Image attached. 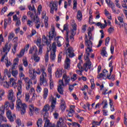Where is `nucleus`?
<instances>
[{
  "label": "nucleus",
  "mask_w": 127,
  "mask_h": 127,
  "mask_svg": "<svg viewBox=\"0 0 127 127\" xmlns=\"http://www.w3.org/2000/svg\"><path fill=\"white\" fill-rule=\"evenodd\" d=\"M22 81H18V88L16 93L17 101H16V109L20 112L21 115H24L26 113V108L27 106L25 104H22L20 98L22 97Z\"/></svg>",
  "instance_id": "1"
},
{
  "label": "nucleus",
  "mask_w": 127,
  "mask_h": 127,
  "mask_svg": "<svg viewBox=\"0 0 127 127\" xmlns=\"http://www.w3.org/2000/svg\"><path fill=\"white\" fill-rule=\"evenodd\" d=\"M66 57L64 61V69L69 70L71 67V60L69 58H73V57L76 56V55L74 53L73 48L69 47L66 50Z\"/></svg>",
  "instance_id": "2"
},
{
  "label": "nucleus",
  "mask_w": 127,
  "mask_h": 127,
  "mask_svg": "<svg viewBox=\"0 0 127 127\" xmlns=\"http://www.w3.org/2000/svg\"><path fill=\"white\" fill-rule=\"evenodd\" d=\"M71 81V78L69 76H67L66 73L63 76V79L59 80V85L58 86V92L61 95L64 94V90L63 89V87L64 86H66V85L69 84V82Z\"/></svg>",
  "instance_id": "3"
},
{
  "label": "nucleus",
  "mask_w": 127,
  "mask_h": 127,
  "mask_svg": "<svg viewBox=\"0 0 127 127\" xmlns=\"http://www.w3.org/2000/svg\"><path fill=\"white\" fill-rule=\"evenodd\" d=\"M57 35L56 32L55 31V28L53 27L51 29V31L49 32V39H47V37L45 35H43L42 38V42L43 45H47V46H49L51 43V40Z\"/></svg>",
  "instance_id": "4"
},
{
  "label": "nucleus",
  "mask_w": 127,
  "mask_h": 127,
  "mask_svg": "<svg viewBox=\"0 0 127 127\" xmlns=\"http://www.w3.org/2000/svg\"><path fill=\"white\" fill-rule=\"evenodd\" d=\"M85 46H87V48L85 49V60H89L90 53H91V52H93V49H92V47H93V43L91 40H88V36L87 34H85Z\"/></svg>",
  "instance_id": "5"
},
{
  "label": "nucleus",
  "mask_w": 127,
  "mask_h": 127,
  "mask_svg": "<svg viewBox=\"0 0 127 127\" xmlns=\"http://www.w3.org/2000/svg\"><path fill=\"white\" fill-rule=\"evenodd\" d=\"M88 56V60H87L85 58V55H84V60L85 61V63L84 64L83 66H82V64H83V62L81 61L77 64V68L80 71H83L84 70L85 72H88V69H91L92 63L90 60V58Z\"/></svg>",
  "instance_id": "6"
},
{
  "label": "nucleus",
  "mask_w": 127,
  "mask_h": 127,
  "mask_svg": "<svg viewBox=\"0 0 127 127\" xmlns=\"http://www.w3.org/2000/svg\"><path fill=\"white\" fill-rule=\"evenodd\" d=\"M46 70V68L45 66H42L41 67L40 71L42 72L41 75L40 76V84L41 86H44V87H46V86H48V83H47V80L46 78H47V73L45 72Z\"/></svg>",
  "instance_id": "7"
},
{
  "label": "nucleus",
  "mask_w": 127,
  "mask_h": 127,
  "mask_svg": "<svg viewBox=\"0 0 127 127\" xmlns=\"http://www.w3.org/2000/svg\"><path fill=\"white\" fill-rule=\"evenodd\" d=\"M10 48H11V45L10 44L8 45V43H6L5 46H4V47H3L2 49V52L5 54L1 57V59L0 61V62H3V61H4V58L7 57V53L9 52Z\"/></svg>",
  "instance_id": "8"
},
{
  "label": "nucleus",
  "mask_w": 127,
  "mask_h": 127,
  "mask_svg": "<svg viewBox=\"0 0 127 127\" xmlns=\"http://www.w3.org/2000/svg\"><path fill=\"white\" fill-rule=\"evenodd\" d=\"M49 118V113L45 112L44 114V121H45L44 127H56L55 124L50 123V120L48 119Z\"/></svg>",
  "instance_id": "9"
},
{
  "label": "nucleus",
  "mask_w": 127,
  "mask_h": 127,
  "mask_svg": "<svg viewBox=\"0 0 127 127\" xmlns=\"http://www.w3.org/2000/svg\"><path fill=\"white\" fill-rule=\"evenodd\" d=\"M54 38L55 42L53 43L52 46H53L54 44L56 46L57 43V46H58V47H61V46L63 45V43H64V38L61 36H55Z\"/></svg>",
  "instance_id": "10"
},
{
  "label": "nucleus",
  "mask_w": 127,
  "mask_h": 127,
  "mask_svg": "<svg viewBox=\"0 0 127 127\" xmlns=\"http://www.w3.org/2000/svg\"><path fill=\"white\" fill-rule=\"evenodd\" d=\"M29 115L30 117H32V116L34 115V113L36 115H38V114H39V109L37 107H34L32 104L29 105Z\"/></svg>",
  "instance_id": "11"
},
{
  "label": "nucleus",
  "mask_w": 127,
  "mask_h": 127,
  "mask_svg": "<svg viewBox=\"0 0 127 127\" xmlns=\"http://www.w3.org/2000/svg\"><path fill=\"white\" fill-rule=\"evenodd\" d=\"M71 27H72V29L70 32V34H71V35L70 36V39L71 41L73 42V41H74V36H75L76 31H77V25L76 23L71 24Z\"/></svg>",
  "instance_id": "12"
},
{
  "label": "nucleus",
  "mask_w": 127,
  "mask_h": 127,
  "mask_svg": "<svg viewBox=\"0 0 127 127\" xmlns=\"http://www.w3.org/2000/svg\"><path fill=\"white\" fill-rule=\"evenodd\" d=\"M52 51L51 52V54L50 55V59L51 61H54L55 60V58H56V50L57 49V47L55 46V44H54L53 46H52L51 48Z\"/></svg>",
  "instance_id": "13"
},
{
  "label": "nucleus",
  "mask_w": 127,
  "mask_h": 127,
  "mask_svg": "<svg viewBox=\"0 0 127 127\" xmlns=\"http://www.w3.org/2000/svg\"><path fill=\"white\" fill-rule=\"evenodd\" d=\"M57 3H58L57 1H55L54 2L53 0L51 1L50 3V7L51 8L50 11V13H52V14L54 13V9L55 11H57V9L58 8L57 7Z\"/></svg>",
  "instance_id": "14"
},
{
  "label": "nucleus",
  "mask_w": 127,
  "mask_h": 127,
  "mask_svg": "<svg viewBox=\"0 0 127 127\" xmlns=\"http://www.w3.org/2000/svg\"><path fill=\"white\" fill-rule=\"evenodd\" d=\"M24 82L25 84V87L27 91H29L30 89L32 88V81L28 77H25L24 78Z\"/></svg>",
  "instance_id": "15"
},
{
  "label": "nucleus",
  "mask_w": 127,
  "mask_h": 127,
  "mask_svg": "<svg viewBox=\"0 0 127 127\" xmlns=\"http://www.w3.org/2000/svg\"><path fill=\"white\" fill-rule=\"evenodd\" d=\"M68 24L66 23L64 25V30H65L66 31V35H65V39L66 40V47H68V46H69V33H70V32L69 31V30H68Z\"/></svg>",
  "instance_id": "16"
},
{
  "label": "nucleus",
  "mask_w": 127,
  "mask_h": 127,
  "mask_svg": "<svg viewBox=\"0 0 127 127\" xmlns=\"http://www.w3.org/2000/svg\"><path fill=\"white\" fill-rule=\"evenodd\" d=\"M7 99L12 103L15 102V96L13 95V90L10 89L8 91Z\"/></svg>",
  "instance_id": "17"
},
{
  "label": "nucleus",
  "mask_w": 127,
  "mask_h": 127,
  "mask_svg": "<svg viewBox=\"0 0 127 127\" xmlns=\"http://www.w3.org/2000/svg\"><path fill=\"white\" fill-rule=\"evenodd\" d=\"M20 81V80H18L17 81V82L16 83V80H15V79H14V78H11L9 79V85L10 86V87H13V88H14V89H17V88H18V81Z\"/></svg>",
  "instance_id": "18"
},
{
  "label": "nucleus",
  "mask_w": 127,
  "mask_h": 127,
  "mask_svg": "<svg viewBox=\"0 0 127 127\" xmlns=\"http://www.w3.org/2000/svg\"><path fill=\"white\" fill-rule=\"evenodd\" d=\"M6 116L7 118L11 123L14 122V120L16 119L15 115L14 114L12 116V115H11V111L10 110L7 111Z\"/></svg>",
  "instance_id": "19"
},
{
  "label": "nucleus",
  "mask_w": 127,
  "mask_h": 127,
  "mask_svg": "<svg viewBox=\"0 0 127 127\" xmlns=\"http://www.w3.org/2000/svg\"><path fill=\"white\" fill-rule=\"evenodd\" d=\"M66 74V72L61 69H57L56 72V78H61V77H63Z\"/></svg>",
  "instance_id": "20"
},
{
  "label": "nucleus",
  "mask_w": 127,
  "mask_h": 127,
  "mask_svg": "<svg viewBox=\"0 0 127 127\" xmlns=\"http://www.w3.org/2000/svg\"><path fill=\"white\" fill-rule=\"evenodd\" d=\"M50 100L51 102V108L52 109V112H53L56 106V98L53 97V96H51Z\"/></svg>",
  "instance_id": "21"
},
{
  "label": "nucleus",
  "mask_w": 127,
  "mask_h": 127,
  "mask_svg": "<svg viewBox=\"0 0 127 127\" xmlns=\"http://www.w3.org/2000/svg\"><path fill=\"white\" fill-rule=\"evenodd\" d=\"M72 109H75V106H71L69 110H66V113H67V115L68 117H73V115L75 113V111Z\"/></svg>",
  "instance_id": "22"
},
{
  "label": "nucleus",
  "mask_w": 127,
  "mask_h": 127,
  "mask_svg": "<svg viewBox=\"0 0 127 127\" xmlns=\"http://www.w3.org/2000/svg\"><path fill=\"white\" fill-rule=\"evenodd\" d=\"M66 103H65V100L62 99L61 100V109L62 111H65L66 110Z\"/></svg>",
  "instance_id": "23"
},
{
  "label": "nucleus",
  "mask_w": 127,
  "mask_h": 127,
  "mask_svg": "<svg viewBox=\"0 0 127 127\" xmlns=\"http://www.w3.org/2000/svg\"><path fill=\"white\" fill-rule=\"evenodd\" d=\"M38 50H37V47H36V46H34L33 47H32L31 49H30L29 53V54H32V53H33V52H34L35 54H36V53H37L38 52Z\"/></svg>",
  "instance_id": "24"
},
{
  "label": "nucleus",
  "mask_w": 127,
  "mask_h": 127,
  "mask_svg": "<svg viewBox=\"0 0 127 127\" xmlns=\"http://www.w3.org/2000/svg\"><path fill=\"white\" fill-rule=\"evenodd\" d=\"M77 19L78 21H81L83 19V15L82 14V12L78 10L77 13Z\"/></svg>",
  "instance_id": "25"
},
{
  "label": "nucleus",
  "mask_w": 127,
  "mask_h": 127,
  "mask_svg": "<svg viewBox=\"0 0 127 127\" xmlns=\"http://www.w3.org/2000/svg\"><path fill=\"white\" fill-rule=\"evenodd\" d=\"M35 26L37 29H39V27H40V26H41V27H43V26H44V24L43 23V22H40V21L38 20L36 23Z\"/></svg>",
  "instance_id": "26"
},
{
  "label": "nucleus",
  "mask_w": 127,
  "mask_h": 127,
  "mask_svg": "<svg viewBox=\"0 0 127 127\" xmlns=\"http://www.w3.org/2000/svg\"><path fill=\"white\" fill-rule=\"evenodd\" d=\"M107 48L106 47H103L102 48V50L101 52V55L103 56V57H107V51H106Z\"/></svg>",
  "instance_id": "27"
},
{
  "label": "nucleus",
  "mask_w": 127,
  "mask_h": 127,
  "mask_svg": "<svg viewBox=\"0 0 127 127\" xmlns=\"http://www.w3.org/2000/svg\"><path fill=\"white\" fill-rule=\"evenodd\" d=\"M48 96V89H47V88H45L44 89V91H43V98L45 100L46 99V98H47Z\"/></svg>",
  "instance_id": "28"
},
{
  "label": "nucleus",
  "mask_w": 127,
  "mask_h": 127,
  "mask_svg": "<svg viewBox=\"0 0 127 127\" xmlns=\"http://www.w3.org/2000/svg\"><path fill=\"white\" fill-rule=\"evenodd\" d=\"M88 31V38L89 40H91L93 36V34H92V28L89 27Z\"/></svg>",
  "instance_id": "29"
},
{
  "label": "nucleus",
  "mask_w": 127,
  "mask_h": 127,
  "mask_svg": "<svg viewBox=\"0 0 127 127\" xmlns=\"http://www.w3.org/2000/svg\"><path fill=\"white\" fill-rule=\"evenodd\" d=\"M43 123V121L42 120V118H39L37 122V126L38 127H42V124Z\"/></svg>",
  "instance_id": "30"
},
{
  "label": "nucleus",
  "mask_w": 127,
  "mask_h": 127,
  "mask_svg": "<svg viewBox=\"0 0 127 127\" xmlns=\"http://www.w3.org/2000/svg\"><path fill=\"white\" fill-rule=\"evenodd\" d=\"M14 33L13 32H11L9 33V35L8 36V42H10V41L12 40V38H14Z\"/></svg>",
  "instance_id": "31"
},
{
  "label": "nucleus",
  "mask_w": 127,
  "mask_h": 127,
  "mask_svg": "<svg viewBox=\"0 0 127 127\" xmlns=\"http://www.w3.org/2000/svg\"><path fill=\"white\" fill-rule=\"evenodd\" d=\"M49 110H50V106L47 104L44 107L43 111V112H45V113H48V111H49Z\"/></svg>",
  "instance_id": "32"
},
{
  "label": "nucleus",
  "mask_w": 127,
  "mask_h": 127,
  "mask_svg": "<svg viewBox=\"0 0 127 127\" xmlns=\"http://www.w3.org/2000/svg\"><path fill=\"white\" fill-rule=\"evenodd\" d=\"M118 20L120 21V24L119 25H121V24H124V15H122L121 16H119L118 17Z\"/></svg>",
  "instance_id": "33"
},
{
  "label": "nucleus",
  "mask_w": 127,
  "mask_h": 127,
  "mask_svg": "<svg viewBox=\"0 0 127 127\" xmlns=\"http://www.w3.org/2000/svg\"><path fill=\"white\" fill-rule=\"evenodd\" d=\"M4 59L5 61V63L6 67H9V66L11 65V63L10 62H8V58L7 57H5Z\"/></svg>",
  "instance_id": "34"
},
{
  "label": "nucleus",
  "mask_w": 127,
  "mask_h": 127,
  "mask_svg": "<svg viewBox=\"0 0 127 127\" xmlns=\"http://www.w3.org/2000/svg\"><path fill=\"white\" fill-rule=\"evenodd\" d=\"M23 64L24 67H27V66H28V62L27 61V58L26 57L23 58Z\"/></svg>",
  "instance_id": "35"
},
{
  "label": "nucleus",
  "mask_w": 127,
  "mask_h": 127,
  "mask_svg": "<svg viewBox=\"0 0 127 127\" xmlns=\"http://www.w3.org/2000/svg\"><path fill=\"white\" fill-rule=\"evenodd\" d=\"M108 70H107L106 69H104L102 71V74L103 75V77L104 78H107V77H108V78H109V74H108Z\"/></svg>",
  "instance_id": "36"
},
{
  "label": "nucleus",
  "mask_w": 127,
  "mask_h": 127,
  "mask_svg": "<svg viewBox=\"0 0 127 127\" xmlns=\"http://www.w3.org/2000/svg\"><path fill=\"white\" fill-rule=\"evenodd\" d=\"M2 122H5V123H6V122H7V120L5 117L2 116V115L0 114V123H2Z\"/></svg>",
  "instance_id": "37"
},
{
  "label": "nucleus",
  "mask_w": 127,
  "mask_h": 127,
  "mask_svg": "<svg viewBox=\"0 0 127 127\" xmlns=\"http://www.w3.org/2000/svg\"><path fill=\"white\" fill-rule=\"evenodd\" d=\"M62 123H63V118H60L59 119V121L57 122V127H61V126H62Z\"/></svg>",
  "instance_id": "38"
},
{
  "label": "nucleus",
  "mask_w": 127,
  "mask_h": 127,
  "mask_svg": "<svg viewBox=\"0 0 127 127\" xmlns=\"http://www.w3.org/2000/svg\"><path fill=\"white\" fill-rule=\"evenodd\" d=\"M33 57H34V60L35 62H36V63L39 62V60H40V58L39 57H38L37 55H36V54H34L33 55Z\"/></svg>",
  "instance_id": "39"
},
{
  "label": "nucleus",
  "mask_w": 127,
  "mask_h": 127,
  "mask_svg": "<svg viewBox=\"0 0 127 127\" xmlns=\"http://www.w3.org/2000/svg\"><path fill=\"white\" fill-rule=\"evenodd\" d=\"M25 52V50L24 49H22L20 52L19 54L17 55V56L19 58H21V57H22V56H23L24 55V53Z\"/></svg>",
  "instance_id": "40"
},
{
  "label": "nucleus",
  "mask_w": 127,
  "mask_h": 127,
  "mask_svg": "<svg viewBox=\"0 0 127 127\" xmlns=\"http://www.w3.org/2000/svg\"><path fill=\"white\" fill-rule=\"evenodd\" d=\"M104 119H101L100 122H96L95 121H93L92 125H94V126H100L102 124V122H103Z\"/></svg>",
  "instance_id": "41"
},
{
  "label": "nucleus",
  "mask_w": 127,
  "mask_h": 127,
  "mask_svg": "<svg viewBox=\"0 0 127 127\" xmlns=\"http://www.w3.org/2000/svg\"><path fill=\"white\" fill-rule=\"evenodd\" d=\"M3 106H4V108H5L6 110H8V109H9V106H10L9 102H8V101H6V102L4 103V105Z\"/></svg>",
  "instance_id": "42"
},
{
  "label": "nucleus",
  "mask_w": 127,
  "mask_h": 127,
  "mask_svg": "<svg viewBox=\"0 0 127 127\" xmlns=\"http://www.w3.org/2000/svg\"><path fill=\"white\" fill-rule=\"evenodd\" d=\"M102 104H103V109H107L108 108V101L107 100H104L102 103Z\"/></svg>",
  "instance_id": "43"
},
{
  "label": "nucleus",
  "mask_w": 127,
  "mask_h": 127,
  "mask_svg": "<svg viewBox=\"0 0 127 127\" xmlns=\"http://www.w3.org/2000/svg\"><path fill=\"white\" fill-rule=\"evenodd\" d=\"M28 7L29 10H31L32 11H34V12H36V10L35 9V7H34V5H33V6H31V5H29Z\"/></svg>",
  "instance_id": "44"
},
{
  "label": "nucleus",
  "mask_w": 127,
  "mask_h": 127,
  "mask_svg": "<svg viewBox=\"0 0 127 127\" xmlns=\"http://www.w3.org/2000/svg\"><path fill=\"white\" fill-rule=\"evenodd\" d=\"M48 72L50 74V77H52V66H49L48 67Z\"/></svg>",
  "instance_id": "45"
},
{
  "label": "nucleus",
  "mask_w": 127,
  "mask_h": 127,
  "mask_svg": "<svg viewBox=\"0 0 127 127\" xmlns=\"http://www.w3.org/2000/svg\"><path fill=\"white\" fill-rule=\"evenodd\" d=\"M11 74L13 77H16L18 74V71L16 70L12 69L11 71Z\"/></svg>",
  "instance_id": "46"
},
{
  "label": "nucleus",
  "mask_w": 127,
  "mask_h": 127,
  "mask_svg": "<svg viewBox=\"0 0 127 127\" xmlns=\"http://www.w3.org/2000/svg\"><path fill=\"white\" fill-rule=\"evenodd\" d=\"M50 89H52L54 87V84L53 83V80H52V77H50Z\"/></svg>",
  "instance_id": "47"
},
{
  "label": "nucleus",
  "mask_w": 127,
  "mask_h": 127,
  "mask_svg": "<svg viewBox=\"0 0 127 127\" xmlns=\"http://www.w3.org/2000/svg\"><path fill=\"white\" fill-rule=\"evenodd\" d=\"M36 44L37 46H38L39 48L41 47H43V46L41 44V39H38L37 41L36 42Z\"/></svg>",
  "instance_id": "48"
},
{
  "label": "nucleus",
  "mask_w": 127,
  "mask_h": 127,
  "mask_svg": "<svg viewBox=\"0 0 127 127\" xmlns=\"http://www.w3.org/2000/svg\"><path fill=\"white\" fill-rule=\"evenodd\" d=\"M45 61L46 63H48L49 61V54L48 53H46L45 55Z\"/></svg>",
  "instance_id": "49"
},
{
  "label": "nucleus",
  "mask_w": 127,
  "mask_h": 127,
  "mask_svg": "<svg viewBox=\"0 0 127 127\" xmlns=\"http://www.w3.org/2000/svg\"><path fill=\"white\" fill-rule=\"evenodd\" d=\"M30 98V95L29 93H26L25 95V99L26 102H28L29 101V99Z\"/></svg>",
  "instance_id": "50"
},
{
  "label": "nucleus",
  "mask_w": 127,
  "mask_h": 127,
  "mask_svg": "<svg viewBox=\"0 0 127 127\" xmlns=\"http://www.w3.org/2000/svg\"><path fill=\"white\" fill-rule=\"evenodd\" d=\"M97 78V79H105V77H104V75L102 72H101V73H98Z\"/></svg>",
  "instance_id": "51"
},
{
  "label": "nucleus",
  "mask_w": 127,
  "mask_h": 127,
  "mask_svg": "<svg viewBox=\"0 0 127 127\" xmlns=\"http://www.w3.org/2000/svg\"><path fill=\"white\" fill-rule=\"evenodd\" d=\"M17 47V43L14 44L13 46V49L12 50V53L13 54H15V53L16 52V48Z\"/></svg>",
  "instance_id": "52"
},
{
  "label": "nucleus",
  "mask_w": 127,
  "mask_h": 127,
  "mask_svg": "<svg viewBox=\"0 0 127 127\" xmlns=\"http://www.w3.org/2000/svg\"><path fill=\"white\" fill-rule=\"evenodd\" d=\"M2 85L3 87H4V88H9V87L10 86L9 82H7V81L4 82L2 83Z\"/></svg>",
  "instance_id": "53"
},
{
  "label": "nucleus",
  "mask_w": 127,
  "mask_h": 127,
  "mask_svg": "<svg viewBox=\"0 0 127 127\" xmlns=\"http://www.w3.org/2000/svg\"><path fill=\"white\" fill-rule=\"evenodd\" d=\"M29 77L31 79V80H36V74H35L34 73L29 75Z\"/></svg>",
  "instance_id": "54"
},
{
  "label": "nucleus",
  "mask_w": 127,
  "mask_h": 127,
  "mask_svg": "<svg viewBox=\"0 0 127 127\" xmlns=\"http://www.w3.org/2000/svg\"><path fill=\"white\" fill-rule=\"evenodd\" d=\"M90 82L91 83V88L92 90H94L95 89V83H94V79H91Z\"/></svg>",
  "instance_id": "55"
},
{
  "label": "nucleus",
  "mask_w": 127,
  "mask_h": 127,
  "mask_svg": "<svg viewBox=\"0 0 127 127\" xmlns=\"http://www.w3.org/2000/svg\"><path fill=\"white\" fill-rule=\"evenodd\" d=\"M36 91L37 93H41V91H42V88H41V87H40V85H38L37 86V89Z\"/></svg>",
  "instance_id": "56"
},
{
  "label": "nucleus",
  "mask_w": 127,
  "mask_h": 127,
  "mask_svg": "<svg viewBox=\"0 0 127 127\" xmlns=\"http://www.w3.org/2000/svg\"><path fill=\"white\" fill-rule=\"evenodd\" d=\"M124 2L123 3L122 6L124 7V8L127 9V0H124Z\"/></svg>",
  "instance_id": "57"
},
{
  "label": "nucleus",
  "mask_w": 127,
  "mask_h": 127,
  "mask_svg": "<svg viewBox=\"0 0 127 127\" xmlns=\"http://www.w3.org/2000/svg\"><path fill=\"white\" fill-rule=\"evenodd\" d=\"M45 27L47 28L48 27V18H45L44 20Z\"/></svg>",
  "instance_id": "58"
},
{
  "label": "nucleus",
  "mask_w": 127,
  "mask_h": 127,
  "mask_svg": "<svg viewBox=\"0 0 127 127\" xmlns=\"http://www.w3.org/2000/svg\"><path fill=\"white\" fill-rule=\"evenodd\" d=\"M77 80V74H73L72 76L71 77V81L74 82V81H76Z\"/></svg>",
  "instance_id": "59"
},
{
  "label": "nucleus",
  "mask_w": 127,
  "mask_h": 127,
  "mask_svg": "<svg viewBox=\"0 0 127 127\" xmlns=\"http://www.w3.org/2000/svg\"><path fill=\"white\" fill-rule=\"evenodd\" d=\"M27 24L29 26V27H32V25H33V23H32V21L30 20H28L27 22Z\"/></svg>",
  "instance_id": "60"
},
{
  "label": "nucleus",
  "mask_w": 127,
  "mask_h": 127,
  "mask_svg": "<svg viewBox=\"0 0 127 127\" xmlns=\"http://www.w3.org/2000/svg\"><path fill=\"white\" fill-rule=\"evenodd\" d=\"M73 9H76L77 8V0H73Z\"/></svg>",
  "instance_id": "61"
},
{
  "label": "nucleus",
  "mask_w": 127,
  "mask_h": 127,
  "mask_svg": "<svg viewBox=\"0 0 127 127\" xmlns=\"http://www.w3.org/2000/svg\"><path fill=\"white\" fill-rule=\"evenodd\" d=\"M7 10V7L4 6L1 10V14H3Z\"/></svg>",
  "instance_id": "62"
},
{
  "label": "nucleus",
  "mask_w": 127,
  "mask_h": 127,
  "mask_svg": "<svg viewBox=\"0 0 127 127\" xmlns=\"http://www.w3.org/2000/svg\"><path fill=\"white\" fill-rule=\"evenodd\" d=\"M4 110H5L4 106L3 105H2L0 107V111L1 112V114H4Z\"/></svg>",
  "instance_id": "63"
},
{
  "label": "nucleus",
  "mask_w": 127,
  "mask_h": 127,
  "mask_svg": "<svg viewBox=\"0 0 127 127\" xmlns=\"http://www.w3.org/2000/svg\"><path fill=\"white\" fill-rule=\"evenodd\" d=\"M114 31H115V29L114 28V27H110L108 29V32L110 34L113 33V32H114Z\"/></svg>",
  "instance_id": "64"
}]
</instances>
